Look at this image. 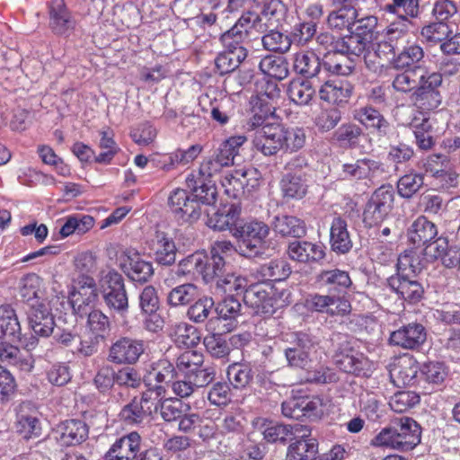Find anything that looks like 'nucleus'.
Here are the masks:
<instances>
[{"label": "nucleus", "instance_id": "nucleus-49", "mask_svg": "<svg viewBox=\"0 0 460 460\" xmlns=\"http://www.w3.org/2000/svg\"><path fill=\"white\" fill-rule=\"evenodd\" d=\"M281 190L285 198L300 199L305 195L307 185L301 175L288 173L281 180Z\"/></svg>", "mask_w": 460, "mask_h": 460}, {"label": "nucleus", "instance_id": "nucleus-53", "mask_svg": "<svg viewBox=\"0 0 460 460\" xmlns=\"http://www.w3.org/2000/svg\"><path fill=\"white\" fill-rule=\"evenodd\" d=\"M452 31L445 22L436 21L423 26L420 31V36L428 43L437 44L447 40Z\"/></svg>", "mask_w": 460, "mask_h": 460}, {"label": "nucleus", "instance_id": "nucleus-20", "mask_svg": "<svg viewBox=\"0 0 460 460\" xmlns=\"http://www.w3.org/2000/svg\"><path fill=\"white\" fill-rule=\"evenodd\" d=\"M121 269L129 279L139 283L149 281L155 272L153 263L145 261L138 252H128Z\"/></svg>", "mask_w": 460, "mask_h": 460}, {"label": "nucleus", "instance_id": "nucleus-14", "mask_svg": "<svg viewBox=\"0 0 460 460\" xmlns=\"http://www.w3.org/2000/svg\"><path fill=\"white\" fill-rule=\"evenodd\" d=\"M427 340V332L421 323H411L393 332L390 344L405 349H416Z\"/></svg>", "mask_w": 460, "mask_h": 460}, {"label": "nucleus", "instance_id": "nucleus-25", "mask_svg": "<svg viewBox=\"0 0 460 460\" xmlns=\"http://www.w3.org/2000/svg\"><path fill=\"white\" fill-rule=\"evenodd\" d=\"M330 244L332 250L339 254L348 253L352 248L347 222L340 217H334L332 222Z\"/></svg>", "mask_w": 460, "mask_h": 460}, {"label": "nucleus", "instance_id": "nucleus-9", "mask_svg": "<svg viewBox=\"0 0 460 460\" xmlns=\"http://www.w3.org/2000/svg\"><path fill=\"white\" fill-rule=\"evenodd\" d=\"M281 125L265 123L254 129L252 146L265 156L276 155L282 151Z\"/></svg>", "mask_w": 460, "mask_h": 460}, {"label": "nucleus", "instance_id": "nucleus-63", "mask_svg": "<svg viewBox=\"0 0 460 460\" xmlns=\"http://www.w3.org/2000/svg\"><path fill=\"white\" fill-rule=\"evenodd\" d=\"M41 279L36 274H28L22 279L20 295L26 302L39 301L41 297Z\"/></svg>", "mask_w": 460, "mask_h": 460}, {"label": "nucleus", "instance_id": "nucleus-30", "mask_svg": "<svg viewBox=\"0 0 460 460\" xmlns=\"http://www.w3.org/2000/svg\"><path fill=\"white\" fill-rule=\"evenodd\" d=\"M350 94L349 85L340 80H327L319 89L320 99L333 104L347 102Z\"/></svg>", "mask_w": 460, "mask_h": 460}, {"label": "nucleus", "instance_id": "nucleus-33", "mask_svg": "<svg viewBox=\"0 0 460 460\" xmlns=\"http://www.w3.org/2000/svg\"><path fill=\"white\" fill-rule=\"evenodd\" d=\"M369 43L370 37L359 36L358 33L350 31L349 35L336 40L334 50L344 55H352L358 58L366 52Z\"/></svg>", "mask_w": 460, "mask_h": 460}, {"label": "nucleus", "instance_id": "nucleus-55", "mask_svg": "<svg viewBox=\"0 0 460 460\" xmlns=\"http://www.w3.org/2000/svg\"><path fill=\"white\" fill-rule=\"evenodd\" d=\"M197 294V287L194 284H182L169 292L167 302L172 306L185 305L193 301Z\"/></svg>", "mask_w": 460, "mask_h": 460}, {"label": "nucleus", "instance_id": "nucleus-21", "mask_svg": "<svg viewBox=\"0 0 460 460\" xmlns=\"http://www.w3.org/2000/svg\"><path fill=\"white\" fill-rule=\"evenodd\" d=\"M49 27L56 34H66L74 30L75 20L66 9L65 0H51L49 4Z\"/></svg>", "mask_w": 460, "mask_h": 460}, {"label": "nucleus", "instance_id": "nucleus-11", "mask_svg": "<svg viewBox=\"0 0 460 460\" xmlns=\"http://www.w3.org/2000/svg\"><path fill=\"white\" fill-rule=\"evenodd\" d=\"M261 428L263 438L269 443L279 442L286 444L288 441H293V439L310 436V429L306 426L298 423L290 425L269 421L264 422Z\"/></svg>", "mask_w": 460, "mask_h": 460}, {"label": "nucleus", "instance_id": "nucleus-39", "mask_svg": "<svg viewBox=\"0 0 460 460\" xmlns=\"http://www.w3.org/2000/svg\"><path fill=\"white\" fill-rule=\"evenodd\" d=\"M262 33L261 43L264 49L281 54L290 49L292 40L289 39V35L275 30V27H270Z\"/></svg>", "mask_w": 460, "mask_h": 460}, {"label": "nucleus", "instance_id": "nucleus-38", "mask_svg": "<svg viewBox=\"0 0 460 460\" xmlns=\"http://www.w3.org/2000/svg\"><path fill=\"white\" fill-rule=\"evenodd\" d=\"M424 66L404 68L403 72L396 75L392 85L396 92L411 94L416 91Z\"/></svg>", "mask_w": 460, "mask_h": 460}, {"label": "nucleus", "instance_id": "nucleus-60", "mask_svg": "<svg viewBox=\"0 0 460 460\" xmlns=\"http://www.w3.org/2000/svg\"><path fill=\"white\" fill-rule=\"evenodd\" d=\"M420 402V396L413 391H400L395 393L389 401L394 411L404 412Z\"/></svg>", "mask_w": 460, "mask_h": 460}, {"label": "nucleus", "instance_id": "nucleus-24", "mask_svg": "<svg viewBox=\"0 0 460 460\" xmlns=\"http://www.w3.org/2000/svg\"><path fill=\"white\" fill-rule=\"evenodd\" d=\"M438 234L436 226L425 217H419L408 230V239L415 247L427 246Z\"/></svg>", "mask_w": 460, "mask_h": 460}, {"label": "nucleus", "instance_id": "nucleus-56", "mask_svg": "<svg viewBox=\"0 0 460 460\" xmlns=\"http://www.w3.org/2000/svg\"><path fill=\"white\" fill-rule=\"evenodd\" d=\"M204 365V356L201 352L188 349L180 354L176 358V368L186 376L190 372L198 369Z\"/></svg>", "mask_w": 460, "mask_h": 460}, {"label": "nucleus", "instance_id": "nucleus-51", "mask_svg": "<svg viewBox=\"0 0 460 460\" xmlns=\"http://www.w3.org/2000/svg\"><path fill=\"white\" fill-rule=\"evenodd\" d=\"M202 279L206 283L216 281L221 279L228 272L229 265L226 264L225 258L215 257L210 254L208 258L205 257Z\"/></svg>", "mask_w": 460, "mask_h": 460}, {"label": "nucleus", "instance_id": "nucleus-32", "mask_svg": "<svg viewBox=\"0 0 460 460\" xmlns=\"http://www.w3.org/2000/svg\"><path fill=\"white\" fill-rule=\"evenodd\" d=\"M317 279L330 293L341 294L352 285L349 272L339 269L323 270Z\"/></svg>", "mask_w": 460, "mask_h": 460}, {"label": "nucleus", "instance_id": "nucleus-52", "mask_svg": "<svg viewBox=\"0 0 460 460\" xmlns=\"http://www.w3.org/2000/svg\"><path fill=\"white\" fill-rule=\"evenodd\" d=\"M172 333L175 337V341L187 348L198 345L200 341L198 329L184 322L175 323L172 327Z\"/></svg>", "mask_w": 460, "mask_h": 460}, {"label": "nucleus", "instance_id": "nucleus-58", "mask_svg": "<svg viewBox=\"0 0 460 460\" xmlns=\"http://www.w3.org/2000/svg\"><path fill=\"white\" fill-rule=\"evenodd\" d=\"M214 304V300L208 296L198 299L188 308V318L195 323H204L208 318Z\"/></svg>", "mask_w": 460, "mask_h": 460}, {"label": "nucleus", "instance_id": "nucleus-2", "mask_svg": "<svg viewBox=\"0 0 460 460\" xmlns=\"http://www.w3.org/2000/svg\"><path fill=\"white\" fill-rule=\"evenodd\" d=\"M269 234V226L257 220L240 224L232 230L233 236L239 240L237 251L244 257H255L262 253L263 243Z\"/></svg>", "mask_w": 460, "mask_h": 460}, {"label": "nucleus", "instance_id": "nucleus-10", "mask_svg": "<svg viewBox=\"0 0 460 460\" xmlns=\"http://www.w3.org/2000/svg\"><path fill=\"white\" fill-rule=\"evenodd\" d=\"M307 310L317 313H326L331 316L346 315L351 306L348 300L335 295H308L305 300Z\"/></svg>", "mask_w": 460, "mask_h": 460}, {"label": "nucleus", "instance_id": "nucleus-42", "mask_svg": "<svg viewBox=\"0 0 460 460\" xmlns=\"http://www.w3.org/2000/svg\"><path fill=\"white\" fill-rule=\"evenodd\" d=\"M246 57V49H237L236 51L225 49L216 58V67L220 75L233 73Z\"/></svg>", "mask_w": 460, "mask_h": 460}, {"label": "nucleus", "instance_id": "nucleus-61", "mask_svg": "<svg viewBox=\"0 0 460 460\" xmlns=\"http://www.w3.org/2000/svg\"><path fill=\"white\" fill-rule=\"evenodd\" d=\"M206 254L200 252H196L186 258L180 261L178 264V275L189 274H203V267L205 263Z\"/></svg>", "mask_w": 460, "mask_h": 460}, {"label": "nucleus", "instance_id": "nucleus-27", "mask_svg": "<svg viewBox=\"0 0 460 460\" xmlns=\"http://www.w3.org/2000/svg\"><path fill=\"white\" fill-rule=\"evenodd\" d=\"M425 53L423 48L413 42L407 44L394 55L393 59L394 67L397 70L404 68H415L417 66H425L420 63L423 62Z\"/></svg>", "mask_w": 460, "mask_h": 460}, {"label": "nucleus", "instance_id": "nucleus-35", "mask_svg": "<svg viewBox=\"0 0 460 460\" xmlns=\"http://www.w3.org/2000/svg\"><path fill=\"white\" fill-rule=\"evenodd\" d=\"M177 378V368L167 359H160L145 377L146 385H164L172 383Z\"/></svg>", "mask_w": 460, "mask_h": 460}, {"label": "nucleus", "instance_id": "nucleus-54", "mask_svg": "<svg viewBox=\"0 0 460 460\" xmlns=\"http://www.w3.org/2000/svg\"><path fill=\"white\" fill-rule=\"evenodd\" d=\"M284 13L285 6L280 0H269L265 3L261 13L265 31L270 27H276L281 22Z\"/></svg>", "mask_w": 460, "mask_h": 460}, {"label": "nucleus", "instance_id": "nucleus-12", "mask_svg": "<svg viewBox=\"0 0 460 460\" xmlns=\"http://www.w3.org/2000/svg\"><path fill=\"white\" fill-rule=\"evenodd\" d=\"M425 173L438 180L442 187L449 188L456 183L457 174L452 170L451 163L445 155L432 154L423 160Z\"/></svg>", "mask_w": 460, "mask_h": 460}, {"label": "nucleus", "instance_id": "nucleus-19", "mask_svg": "<svg viewBox=\"0 0 460 460\" xmlns=\"http://www.w3.org/2000/svg\"><path fill=\"white\" fill-rule=\"evenodd\" d=\"M388 287L403 300L416 304L423 296L424 289L421 284L410 276L394 275L387 279Z\"/></svg>", "mask_w": 460, "mask_h": 460}, {"label": "nucleus", "instance_id": "nucleus-44", "mask_svg": "<svg viewBox=\"0 0 460 460\" xmlns=\"http://www.w3.org/2000/svg\"><path fill=\"white\" fill-rule=\"evenodd\" d=\"M260 70L266 75L283 80L288 75V62L282 57L266 56L259 64Z\"/></svg>", "mask_w": 460, "mask_h": 460}, {"label": "nucleus", "instance_id": "nucleus-50", "mask_svg": "<svg viewBox=\"0 0 460 460\" xmlns=\"http://www.w3.org/2000/svg\"><path fill=\"white\" fill-rule=\"evenodd\" d=\"M288 93L292 102L298 105L308 104L312 100L314 90L307 80H293L289 83Z\"/></svg>", "mask_w": 460, "mask_h": 460}, {"label": "nucleus", "instance_id": "nucleus-47", "mask_svg": "<svg viewBox=\"0 0 460 460\" xmlns=\"http://www.w3.org/2000/svg\"><path fill=\"white\" fill-rule=\"evenodd\" d=\"M378 169V163L375 160L364 158L358 159L352 164H344L342 165V174L347 179H365L367 178L371 171Z\"/></svg>", "mask_w": 460, "mask_h": 460}, {"label": "nucleus", "instance_id": "nucleus-45", "mask_svg": "<svg viewBox=\"0 0 460 460\" xmlns=\"http://www.w3.org/2000/svg\"><path fill=\"white\" fill-rule=\"evenodd\" d=\"M86 327L96 341H104L110 334L111 323L105 314L95 309L87 318Z\"/></svg>", "mask_w": 460, "mask_h": 460}, {"label": "nucleus", "instance_id": "nucleus-6", "mask_svg": "<svg viewBox=\"0 0 460 460\" xmlns=\"http://www.w3.org/2000/svg\"><path fill=\"white\" fill-rule=\"evenodd\" d=\"M272 294L273 289L270 284L266 282L255 283L245 289L243 302L254 310V314L270 316L279 306Z\"/></svg>", "mask_w": 460, "mask_h": 460}, {"label": "nucleus", "instance_id": "nucleus-36", "mask_svg": "<svg viewBox=\"0 0 460 460\" xmlns=\"http://www.w3.org/2000/svg\"><path fill=\"white\" fill-rule=\"evenodd\" d=\"M257 272L264 282L281 281L290 275L291 268L285 260L276 259L261 265Z\"/></svg>", "mask_w": 460, "mask_h": 460}, {"label": "nucleus", "instance_id": "nucleus-13", "mask_svg": "<svg viewBox=\"0 0 460 460\" xmlns=\"http://www.w3.org/2000/svg\"><path fill=\"white\" fill-rule=\"evenodd\" d=\"M146 243L156 263L171 266L175 262L178 250L173 239L168 234L156 231Z\"/></svg>", "mask_w": 460, "mask_h": 460}, {"label": "nucleus", "instance_id": "nucleus-16", "mask_svg": "<svg viewBox=\"0 0 460 460\" xmlns=\"http://www.w3.org/2000/svg\"><path fill=\"white\" fill-rule=\"evenodd\" d=\"M57 433V439L61 446H77L87 439L89 426L81 420H66L58 426Z\"/></svg>", "mask_w": 460, "mask_h": 460}, {"label": "nucleus", "instance_id": "nucleus-15", "mask_svg": "<svg viewBox=\"0 0 460 460\" xmlns=\"http://www.w3.org/2000/svg\"><path fill=\"white\" fill-rule=\"evenodd\" d=\"M28 322L35 334L49 337L54 331L55 321L50 308L43 301L32 302L28 311Z\"/></svg>", "mask_w": 460, "mask_h": 460}, {"label": "nucleus", "instance_id": "nucleus-48", "mask_svg": "<svg viewBox=\"0 0 460 460\" xmlns=\"http://www.w3.org/2000/svg\"><path fill=\"white\" fill-rule=\"evenodd\" d=\"M247 287L248 280L245 278L236 276L229 271L216 282L217 290L233 296L244 294Z\"/></svg>", "mask_w": 460, "mask_h": 460}, {"label": "nucleus", "instance_id": "nucleus-64", "mask_svg": "<svg viewBox=\"0 0 460 460\" xmlns=\"http://www.w3.org/2000/svg\"><path fill=\"white\" fill-rule=\"evenodd\" d=\"M363 134L362 128L354 123H345L341 125L333 134V137L339 143L353 146L358 143V139Z\"/></svg>", "mask_w": 460, "mask_h": 460}, {"label": "nucleus", "instance_id": "nucleus-57", "mask_svg": "<svg viewBox=\"0 0 460 460\" xmlns=\"http://www.w3.org/2000/svg\"><path fill=\"white\" fill-rule=\"evenodd\" d=\"M97 297L96 296H91V294H84V296L78 294H70L69 304L74 314L80 318H88L95 311L93 306Z\"/></svg>", "mask_w": 460, "mask_h": 460}, {"label": "nucleus", "instance_id": "nucleus-41", "mask_svg": "<svg viewBox=\"0 0 460 460\" xmlns=\"http://www.w3.org/2000/svg\"><path fill=\"white\" fill-rule=\"evenodd\" d=\"M0 361L22 371H31L33 367L30 359L22 358L18 347L4 341L0 342Z\"/></svg>", "mask_w": 460, "mask_h": 460}, {"label": "nucleus", "instance_id": "nucleus-59", "mask_svg": "<svg viewBox=\"0 0 460 460\" xmlns=\"http://www.w3.org/2000/svg\"><path fill=\"white\" fill-rule=\"evenodd\" d=\"M227 378L234 388H243L252 379V368L244 364H232L227 368Z\"/></svg>", "mask_w": 460, "mask_h": 460}, {"label": "nucleus", "instance_id": "nucleus-43", "mask_svg": "<svg viewBox=\"0 0 460 460\" xmlns=\"http://www.w3.org/2000/svg\"><path fill=\"white\" fill-rule=\"evenodd\" d=\"M246 137L243 136H236L229 137L222 142L216 149L214 156H216L226 167L234 163V158L238 154L239 148L245 142Z\"/></svg>", "mask_w": 460, "mask_h": 460}, {"label": "nucleus", "instance_id": "nucleus-1", "mask_svg": "<svg viewBox=\"0 0 460 460\" xmlns=\"http://www.w3.org/2000/svg\"><path fill=\"white\" fill-rule=\"evenodd\" d=\"M420 425L412 419L403 417L392 421L373 439V445L400 451H410L420 443Z\"/></svg>", "mask_w": 460, "mask_h": 460}, {"label": "nucleus", "instance_id": "nucleus-17", "mask_svg": "<svg viewBox=\"0 0 460 460\" xmlns=\"http://www.w3.org/2000/svg\"><path fill=\"white\" fill-rule=\"evenodd\" d=\"M419 369L418 363L412 357L402 356L390 364L389 376L396 386L412 385L416 382Z\"/></svg>", "mask_w": 460, "mask_h": 460}, {"label": "nucleus", "instance_id": "nucleus-37", "mask_svg": "<svg viewBox=\"0 0 460 460\" xmlns=\"http://www.w3.org/2000/svg\"><path fill=\"white\" fill-rule=\"evenodd\" d=\"M412 22L407 19V16H399L397 20L391 22L385 29L384 38L388 41L394 43L398 49L404 42L408 43L410 37V28Z\"/></svg>", "mask_w": 460, "mask_h": 460}, {"label": "nucleus", "instance_id": "nucleus-31", "mask_svg": "<svg viewBox=\"0 0 460 460\" xmlns=\"http://www.w3.org/2000/svg\"><path fill=\"white\" fill-rule=\"evenodd\" d=\"M22 335L21 324L14 309L9 305L0 306V339H9L11 341H20Z\"/></svg>", "mask_w": 460, "mask_h": 460}, {"label": "nucleus", "instance_id": "nucleus-26", "mask_svg": "<svg viewBox=\"0 0 460 460\" xmlns=\"http://www.w3.org/2000/svg\"><path fill=\"white\" fill-rule=\"evenodd\" d=\"M240 212L239 206L235 204L224 206L208 217V226L218 231L228 229L232 233V230L240 225L238 224Z\"/></svg>", "mask_w": 460, "mask_h": 460}, {"label": "nucleus", "instance_id": "nucleus-8", "mask_svg": "<svg viewBox=\"0 0 460 460\" xmlns=\"http://www.w3.org/2000/svg\"><path fill=\"white\" fill-rule=\"evenodd\" d=\"M144 352L142 340L123 336L111 345L107 359L116 365H134Z\"/></svg>", "mask_w": 460, "mask_h": 460}, {"label": "nucleus", "instance_id": "nucleus-62", "mask_svg": "<svg viewBox=\"0 0 460 460\" xmlns=\"http://www.w3.org/2000/svg\"><path fill=\"white\" fill-rule=\"evenodd\" d=\"M423 183L422 174H405L397 182L398 193L402 198L410 199L422 187Z\"/></svg>", "mask_w": 460, "mask_h": 460}, {"label": "nucleus", "instance_id": "nucleus-40", "mask_svg": "<svg viewBox=\"0 0 460 460\" xmlns=\"http://www.w3.org/2000/svg\"><path fill=\"white\" fill-rule=\"evenodd\" d=\"M288 447L287 460H308L315 456L318 444L314 438L294 439Z\"/></svg>", "mask_w": 460, "mask_h": 460}, {"label": "nucleus", "instance_id": "nucleus-7", "mask_svg": "<svg viewBox=\"0 0 460 460\" xmlns=\"http://www.w3.org/2000/svg\"><path fill=\"white\" fill-rule=\"evenodd\" d=\"M290 340H287L289 345L284 349L285 358L291 367L306 368L310 359V350L314 349L315 341L313 337L305 332H292Z\"/></svg>", "mask_w": 460, "mask_h": 460}, {"label": "nucleus", "instance_id": "nucleus-18", "mask_svg": "<svg viewBox=\"0 0 460 460\" xmlns=\"http://www.w3.org/2000/svg\"><path fill=\"white\" fill-rule=\"evenodd\" d=\"M141 437L132 431L117 439L104 456V460H135L140 450Z\"/></svg>", "mask_w": 460, "mask_h": 460}, {"label": "nucleus", "instance_id": "nucleus-34", "mask_svg": "<svg viewBox=\"0 0 460 460\" xmlns=\"http://www.w3.org/2000/svg\"><path fill=\"white\" fill-rule=\"evenodd\" d=\"M353 68L352 60L344 54L335 51L329 53L323 59V81L325 80L328 74L348 75Z\"/></svg>", "mask_w": 460, "mask_h": 460}, {"label": "nucleus", "instance_id": "nucleus-5", "mask_svg": "<svg viewBox=\"0 0 460 460\" xmlns=\"http://www.w3.org/2000/svg\"><path fill=\"white\" fill-rule=\"evenodd\" d=\"M168 204L176 219L182 223L196 222L202 213L201 201L183 189L172 190Z\"/></svg>", "mask_w": 460, "mask_h": 460}, {"label": "nucleus", "instance_id": "nucleus-29", "mask_svg": "<svg viewBox=\"0 0 460 460\" xmlns=\"http://www.w3.org/2000/svg\"><path fill=\"white\" fill-rule=\"evenodd\" d=\"M273 230L284 237L302 238L306 234V226L303 220L296 217L279 215L272 222Z\"/></svg>", "mask_w": 460, "mask_h": 460}, {"label": "nucleus", "instance_id": "nucleus-23", "mask_svg": "<svg viewBox=\"0 0 460 460\" xmlns=\"http://www.w3.org/2000/svg\"><path fill=\"white\" fill-rule=\"evenodd\" d=\"M295 71L305 78L323 80V61L312 51H300L295 55Z\"/></svg>", "mask_w": 460, "mask_h": 460}, {"label": "nucleus", "instance_id": "nucleus-4", "mask_svg": "<svg viewBox=\"0 0 460 460\" xmlns=\"http://www.w3.org/2000/svg\"><path fill=\"white\" fill-rule=\"evenodd\" d=\"M394 193L391 185H382L374 191L363 212V222L372 227L383 222L394 206Z\"/></svg>", "mask_w": 460, "mask_h": 460}, {"label": "nucleus", "instance_id": "nucleus-3", "mask_svg": "<svg viewBox=\"0 0 460 460\" xmlns=\"http://www.w3.org/2000/svg\"><path fill=\"white\" fill-rule=\"evenodd\" d=\"M102 295L105 305L113 315L125 317L128 313L129 303L124 279L116 270H110L103 277Z\"/></svg>", "mask_w": 460, "mask_h": 460}, {"label": "nucleus", "instance_id": "nucleus-28", "mask_svg": "<svg viewBox=\"0 0 460 460\" xmlns=\"http://www.w3.org/2000/svg\"><path fill=\"white\" fill-rule=\"evenodd\" d=\"M187 187L191 190V194L197 197L202 204L211 205L217 199V188L214 183H209L204 177L190 173L186 178Z\"/></svg>", "mask_w": 460, "mask_h": 460}, {"label": "nucleus", "instance_id": "nucleus-46", "mask_svg": "<svg viewBox=\"0 0 460 460\" xmlns=\"http://www.w3.org/2000/svg\"><path fill=\"white\" fill-rule=\"evenodd\" d=\"M281 146L285 153H293L304 147L306 140L302 128H285L281 125Z\"/></svg>", "mask_w": 460, "mask_h": 460}, {"label": "nucleus", "instance_id": "nucleus-22", "mask_svg": "<svg viewBox=\"0 0 460 460\" xmlns=\"http://www.w3.org/2000/svg\"><path fill=\"white\" fill-rule=\"evenodd\" d=\"M288 254L291 260L303 263L317 262L325 255L321 245L307 241L291 242L288 247Z\"/></svg>", "mask_w": 460, "mask_h": 460}]
</instances>
